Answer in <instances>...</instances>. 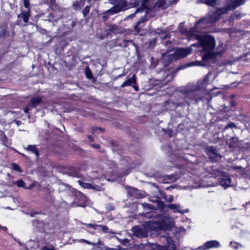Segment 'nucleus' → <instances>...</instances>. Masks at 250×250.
<instances>
[{
    "instance_id": "nucleus-1",
    "label": "nucleus",
    "mask_w": 250,
    "mask_h": 250,
    "mask_svg": "<svg viewBox=\"0 0 250 250\" xmlns=\"http://www.w3.org/2000/svg\"><path fill=\"white\" fill-rule=\"evenodd\" d=\"M202 50L205 52L202 59L204 61L214 62L218 54L213 52L215 43L214 38L210 35H206L199 38Z\"/></svg>"
},
{
    "instance_id": "nucleus-2",
    "label": "nucleus",
    "mask_w": 250,
    "mask_h": 250,
    "mask_svg": "<svg viewBox=\"0 0 250 250\" xmlns=\"http://www.w3.org/2000/svg\"><path fill=\"white\" fill-rule=\"evenodd\" d=\"M153 221L156 231L169 229L174 225L173 218L169 216H159L154 218Z\"/></svg>"
},
{
    "instance_id": "nucleus-3",
    "label": "nucleus",
    "mask_w": 250,
    "mask_h": 250,
    "mask_svg": "<svg viewBox=\"0 0 250 250\" xmlns=\"http://www.w3.org/2000/svg\"><path fill=\"white\" fill-rule=\"evenodd\" d=\"M224 101L223 109L220 110V115L222 116V118H228L231 117L236 106V103L231 96H224L223 98Z\"/></svg>"
},
{
    "instance_id": "nucleus-4",
    "label": "nucleus",
    "mask_w": 250,
    "mask_h": 250,
    "mask_svg": "<svg viewBox=\"0 0 250 250\" xmlns=\"http://www.w3.org/2000/svg\"><path fill=\"white\" fill-rule=\"evenodd\" d=\"M153 220L146 222L144 225L132 228L134 234L139 237H146L151 231H156Z\"/></svg>"
},
{
    "instance_id": "nucleus-5",
    "label": "nucleus",
    "mask_w": 250,
    "mask_h": 250,
    "mask_svg": "<svg viewBox=\"0 0 250 250\" xmlns=\"http://www.w3.org/2000/svg\"><path fill=\"white\" fill-rule=\"evenodd\" d=\"M219 10L218 8H213L211 10L208 16L202 18L197 22V26L200 25L201 27L205 28L208 24L216 22L219 17Z\"/></svg>"
},
{
    "instance_id": "nucleus-6",
    "label": "nucleus",
    "mask_w": 250,
    "mask_h": 250,
    "mask_svg": "<svg viewBox=\"0 0 250 250\" xmlns=\"http://www.w3.org/2000/svg\"><path fill=\"white\" fill-rule=\"evenodd\" d=\"M126 0H117L116 4L104 12V14L114 15L128 8Z\"/></svg>"
},
{
    "instance_id": "nucleus-7",
    "label": "nucleus",
    "mask_w": 250,
    "mask_h": 250,
    "mask_svg": "<svg viewBox=\"0 0 250 250\" xmlns=\"http://www.w3.org/2000/svg\"><path fill=\"white\" fill-rule=\"evenodd\" d=\"M191 49L190 47L180 48L175 51L172 54L173 56L174 60H176L181 58L185 57L191 53Z\"/></svg>"
},
{
    "instance_id": "nucleus-8",
    "label": "nucleus",
    "mask_w": 250,
    "mask_h": 250,
    "mask_svg": "<svg viewBox=\"0 0 250 250\" xmlns=\"http://www.w3.org/2000/svg\"><path fill=\"white\" fill-rule=\"evenodd\" d=\"M163 241H165L167 243L165 246H159L158 250H175V245L171 240V238L168 236H164L162 238Z\"/></svg>"
},
{
    "instance_id": "nucleus-9",
    "label": "nucleus",
    "mask_w": 250,
    "mask_h": 250,
    "mask_svg": "<svg viewBox=\"0 0 250 250\" xmlns=\"http://www.w3.org/2000/svg\"><path fill=\"white\" fill-rule=\"evenodd\" d=\"M231 5L227 6L225 9L220 8V16L221 14L227 12V10L231 9H234L236 7L243 4L245 2V0H229ZM221 17H220V19Z\"/></svg>"
},
{
    "instance_id": "nucleus-10",
    "label": "nucleus",
    "mask_w": 250,
    "mask_h": 250,
    "mask_svg": "<svg viewBox=\"0 0 250 250\" xmlns=\"http://www.w3.org/2000/svg\"><path fill=\"white\" fill-rule=\"evenodd\" d=\"M219 246V242L217 241L212 240L207 241L203 245L199 247V250H207L209 249L217 248Z\"/></svg>"
},
{
    "instance_id": "nucleus-11",
    "label": "nucleus",
    "mask_w": 250,
    "mask_h": 250,
    "mask_svg": "<svg viewBox=\"0 0 250 250\" xmlns=\"http://www.w3.org/2000/svg\"><path fill=\"white\" fill-rule=\"evenodd\" d=\"M220 177H221L220 174ZM231 179L228 175H224L222 177H220V185L225 189L229 187L231 185Z\"/></svg>"
},
{
    "instance_id": "nucleus-12",
    "label": "nucleus",
    "mask_w": 250,
    "mask_h": 250,
    "mask_svg": "<svg viewBox=\"0 0 250 250\" xmlns=\"http://www.w3.org/2000/svg\"><path fill=\"white\" fill-rule=\"evenodd\" d=\"M78 183L80 186H81L84 188H91L99 191L101 190V187L98 185H95L89 183H84L80 180L78 181Z\"/></svg>"
},
{
    "instance_id": "nucleus-13",
    "label": "nucleus",
    "mask_w": 250,
    "mask_h": 250,
    "mask_svg": "<svg viewBox=\"0 0 250 250\" xmlns=\"http://www.w3.org/2000/svg\"><path fill=\"white\" fill-rule=\"evenodd\" d=\"M173 56L172 53L170 54H164L162 56V59L163 60V65L164 67H167L170 63L173 60H174V59L173 58Z\"/></svg>"
},
{
    "instance_id": "nucleus-14",
    "label": "nucleus",
    "mask_w": 250,
    "mask_h": 250,
    "mask_svg": "<svg viewBox=\"0 0 250 250\" xmlns=\"http://www.w3.org/2000/svg\"><path fill=\"white\" fill-rule=\"evenodd\" d=\"M167 207L170 209L173 210L174 212H177L183 214L188 212V209H186L184 211L181 210V206L179 204H169L167 206Z\"/></svg>"
},
{
    "instance_id": "nucleus-15",
    "label": "nucleus",
    "mask_w": 250,
    "mask_h": 250,
    "mask_svg": "<svg viewBox=\"0 0 250 250\" xmlns=\"http://www.w3.org/2000/svg\"><path fill=\"white\" fill-rule=\"evenodd\" d=\"M136 75H133L132 77L128 79L127 80L124 82L121 85L122 87H124L127 86H132V84H136Z\"/></svg>"
},
{
    "instance_id": "nucleus-16",
    "label": "nucleus",
    "mask_w": 250,
    "mask_h": 250,
    "mask_svg": "<svg viewBox=\"0 0 250 250\" xmlns=\"http://www.w3.org/2000/svg\"><path fill=\"white\" fill-rule=\"evenodd\" d=\"M208 155L213 160H217L218 157L217 150L213 147H209L208 150Z\"/></svg>"
},
{
    "instance_id": "nucleus-17",
    "label": "nucleus",
    "mask_w": 250,
    "mask_h": 250,
    "mask_svg": "<svg viewBox=\"0 0 250 250\" xmlns=\"http://www.w3.org/2000/svg\"><path fill=\"white\" fill-rule=\"evenodd\" d=\"M148 0H142V1H141V8H139L137 9L135 11V12L133 14H131V15L128 16L126 17V19H131V18H133L136 13H137L138 12H140L141 11H142L143 10V9L146 7V5H145L146 3Z\"/></svg>"
},
{
    "instance_id": "nucleus-18",
    "label": "nucleus",
    "mask_w": 250,
    "mask_h": 250,
    "mask_svg": "<svg viewBox=\"0 0 250 250\" xmlns=\"http://www.w3.org/2000/svg\"><path fill=\"white\" fill-rule=\"evenodd\" d=\"M42 102V98L41 97H35L32 98L31 100V103L29 104V106H31V107H35L38 104H39Z\"/></svg>"
},
{
    "instance_id": "nucleus-19",
    "label": "nucleus",
    "mask_w": 250,
    "mask_h": 250,
    "mask_svg": "<svg viewBox=\"0 0 250 250\" xmlns=\"http://www.w3.org/2000/svg\"><path fill=\"white\" fill-rule=\"evenodd\" d=\"M205 64H203L202 62H200L195 61V62L188 63L187 64H186L185 65V66L183 67L182 68L184 69L185 68H187L188 67H191V66H205Z\"/></svg>"
},
{
    "instance_id": "nucleus-20",
    "label": "nucleus",
    "mask_w": 250,
    "mask_h": 250,
    "mask_svg": "<svg viewBox=\"0 0 250 250\" xmlns=\"http://www.w3.org/2000/svg\"><path fill=\"white\" fill-rule=\"evenodd\" d=\"M29 17V14L28 12H24L21 13L20 15L18 16V18H22L23 21L26 23L28 21V19Z\"/></svg>"
},
{
    "instance_id": "nucleus-21",
    "label": "nucleus",
    "mask_w": 250,
    "mask_h": 250,
    "mask_svg": "<svg viewBox=\"0 0 250 250\" xmlns=\"http://www.w3.org/2000/svg\"><path fill=\"white\" fill-rule=\"evenodd\" d=\"M27 149L33 152L37 157L39 156V151L35 146L29 145L27 147Z\"/></svg>"
},
{
    "instance_id": "nucleus-22",
    "label": "nucleus",
    "mask_w": 250,
    "mask_h": 250,
    "mask_svg": "<svg viewBox=\"0 0 250 250\" xmlns=\"http://www.w3.org/2000/svg\"><path fill=\"white\" fill-rule=\"evenodd\" d=\"M37 245L35 242H33L32 241H30L27 242L25 245V247L27 249V250H29L30 249H34L35 247H36Z\"/></svg>"
},
{
    "instance_id": "nucleus-23",
    "label": "nucleus",
    "mask_w": 250,
    "mask_h": 250,
    "mask_svg": "<svg viewBox=\"0 0 250 250\" xmlns=\"http://www.w3.org/2000/svg\"><path fill=\"white\" fill-rule=\"evenodd\" d=\"M146 18L145 17H142L141 18L139 21H138V22L137 23V24L135 25V27H134V29L135 31H136V32L137 33H139V31H140V29L139 28V25L141 23H143L144 22L146 21Z\"/></svg>"
},
{
    "instance_id": "nucleus-24",
    "label": "nucleus",
    "mask_w": 250,
    "mask_h": 250,
    "mask_svg": "<svg viewBox=\"0 0 250 250\" xmlns=\"http://www.w3.org/2000/svg\"><path fill=\"white\" fill-rule=\"evenodd\" d=\"M81 199L82 200L84 201L85 202L83 203H79L77 205V206L81 207H84L87 205V201L88 200L87 198L84 196L83 195H82L81 196Z\"/></svg>"
},
{
    "instance_id": "nucleus-25",
    "label": "nucleus",
    "mask_w": 250,
    "mask_h": 250,
    "mask_svg": "<svg viewBox=\"0 0 250 250\" xmlns=\"http://www.w3.org/2000/svg\"><path fill=\"white\" fill-rule=\"evenodd\" d=\"M230 245L231 247L234 249H238L242 247V245L236 242H230Z\"/></svg>"
},
{
    "instance_id": "nucleus-26",
    "label": "nucleus",
    "mask_w": 250,
    "mask_h": 250,
    "mask_svg": "<svg viewBox=\"0 0 250 250\" xmlns=\"http://www.w3.org/2000/svg\"><path fill=\"white\" fill-rule=\"evenodd\" d=\"M16 184L17 186L19 187H22L26 188L25 187V183L24 182L21 180H18L16 182Z\"/></svg>"
},
{
    "instance_id": "nucleus-27",
    "label": "nucleus",
    "mask_w": 250,
    "mask_h": 250,
    "mask_svg": "<svg viewBox=\"0 0 250 250\" xmlns=\"http://www.w3.org/2000/svg\"><path fill=\"white\" fill-rule=\"evenodd\" d=\"M204 2L208 5L211 6L212 8L216 4V0H205Z\"/></svg>"
},
{
    "instance_id": "nucleus-28",
    "label": "nucleus",
    "mask_w": 250,
    "mask_h": 250,
    "mask_svg": "<svg viewBox=\"0 0 250 250\" xmlns=\"http://www.w3.org/2000/svg\"><path fill=\"white\" fill-rule=\"evenodd\" d=\"M142 206L145 209H154L155 208L153 207V206L150 204H148L147 203H144L142 204Z\"/></svg>"
},
{
    "instance_id": "nucleus-29",
    "label": "nucleus",
    "mask_w": 250,
    "mask_h": 250,
    "mask_svg": "<svg viewBox=\"0 0 250 250\" xmlns=\"http://www.w3.org/2000/svg\"><path fill=\"white\" fill-rule=\"evenodd\" d=\"M90 11V7L89 6H86L83 11V17H86L89 13Z\"/></svg>"
},
{
    "instance_id": "nucleus-30",
    "label": "nucleus",
    "mask_w": 250,
    "mask_h": 250,
    "mask_svg": "<svg viewBox=\"0 0 250 250\" xmlns=\"http://www.w3.org/2000/svg\"><path fill=\"white\" fill-rule=\"evenodd\" d=\"M12 167L13 169H14L17 171L21 172V170L20 167L18 165H17L15 163H13L12 164Z\"/></svg>"
},
{
    "instance_id": "nucleus-31",
    "label": "nucleus",
    "mask_w": 250,
    "mask_h": 250,
    "mask_svg": "<svg viewBox=\"0 0 250 250\" xmlns=\"http://www.w3.org/2000/svg\"><path fill=\"white\" fill-rule=\"evenodd\" d=\"M157 4L159 7H165V0H158Z\"/></svg>"
},
{
    "instance_id": "nucleus-32",
    "label": "nucleus",
    "mask_w": 250,
    "mask_h": 250,
    "mask_svg": "<svg viewBox=\"0 0 250 250\" xmlns=\"http://www.w3.org/2000/svg\"><path fill=\"white\" fill-rule=\"evenodd\" d=\"M98 228H100L104 232H107L108 228L106 226L98 225Z\"/></svg>"
},
{
    "instance_id": "nucleus-33",
    "label": "nucleus",
    "mask_w": 250,
    "mask_h": 250,
    "mask_svg": "<svg viewBox=\"0 0 250 250\" xmlns=\"http://www.w3.org/2000/svg\"><path fill=\"white\" fill-rule=\"evenodd\" d=\"M86 226H88L90 228H93L95 229H98V225L96 224H85Z\"/></svg>"
},
{
    "instance_id": "nucleus-34",
    "label": "nucleus",
    "mask_w": 250,
    "mask_h": 250,
    "mask_svg": "<svg viewBox=\"0 0 250 250\" xmlns=\"http://www.w3.org/2000/svg\"><path fill=\"white\" fill-rule=\"evenodd\" d=\"M233 127H236V125L233 123H230L226 126H225V129H226L228 128H233Z\"/></svg>"
},
{
    "instance_id": "nucleus-35",
    "label": "nucleus",
    "mask_w": 250,
    "mask_h": 250,
    "mask_svg": "<svg viewBox=\"0 0 250 250\" xmlns=\"http://www.w3.org/2000/svg\"><path fill=\"white\" fill-rule=\"evenodd\" d=\"M24 6L26 8H29V0H23Z\"/></svg>"
},
{
    "instance_id": "nucleus-36",
    "label": "nucleus",
    "mask_w": 250,
    "mask_h": 250,
    "mask_svg": "<svg viewBox=\"0 0 250 250\" xmlns=\"http://www.w3.org/2000/svg\"><path fill=\"white\" fill-rule=\"evenodd\" d=\"M154 214V213H153V212H152V211H151V212H148V213H146V217H151L152 216H155V215H154V214Z\"/></svg>"
},
{
    "instance_id": "nucleus-37",
    "label": "nucleus",
    "mask_w": 250,
    "mask_h": 250,
    "mask_svg": "<svg viewBox=\"0 0 250 250\" xmlns=\"http://www.w3.org/2000/svg\"><path fill=\"white\" fill-rule=\"evenodd\" d=\"M241 17V14H240V13L237 14V13H236L233 16L234 19H239Z\"/></svg>"
},
{
    "instance_id": "nucleus-38",
    "label": "nucleus",
    "mask_w": 250,
    "mask_h": 250,
    "mask_svg": "<svg viewBox=\"0 0 250 250\" xmlns=\"http://www.w3.org/2000/svg\"><path fill=\"white\" fill-rule=\"evenodd\" d=\"M78 241H79V242H85V243H87L88 244H91V243L89 241H88L87 240H84V239H81V240H78Z\"/></svg>"
},
{
    "instance_id": "nucleus-39",
    "label": "nucleus",
    "mask_w": 250,
    "mask_h": 250,
    "mask_svg": "<svg viewBox=\"0 0 250 250\" xmlns=\"http://www.w3.org/2000/svg\"><path fill=\"white\" fill-rule=\"evenodd\" d=\"M86 75L88 78H91V76H92L90 72L88 71L87 70H86Z\"/></svg>"
},
{
    "instance_id": "nucleus-40",
    "label": "nucleus",
    "mask_w": 250,
    "mask_h": 250,
    "mask_svg": "<svg viewBox=\"0 0 250 250\" xmlns=\"http://www.w3.org/2000/svg\"><path fill=\"white\" fill-rule=\"evenodd\" d=\"M132 86L136 91H137L139 90L138 86L136 85L135 84H132Z\"/></svg>"
},
{
    "instance_id": "nucleus-41",
    "label": "nucleus",
    "mask_w": 250,
    "mask_h": 250,
    "mask_svg": "<svg viewBox=\"0 0 250 250\" xmlns=\"http://www.w3.org/2000/svg\"><path fill=\"white\" fill-rule=\"evenodd\" d=\"M173 197H171V196H170L169 197H168V198H167V199H166V200H167V202H172V201H173Z\"/></svg>"
},
{
    "instance_id": "nucleus-42",
    "label": "nucleus",
    "mask_w": 250,
    "mask_h": 250,
    "mask_svg": "<svg viewBox=\"0 0 250 250\" xmlns=\"http://www.w3.org/2000/svg\"><path fill=\"white\" fill-rule=\"evenodd\" d=\"M30 106H28V107H26L24 109V112L25 113H28L29 110L30 109L29 108Z\"/></svg>"
},
{
    "instance_id": "nucleus-43",
    "label": "nucleus",
    "mask_w": 250,
    "mask_h": 250,
    "mask_svg": "<svg viewBox=\"0 0 250 250\" xmlns=\"http://www.w3.org/2000/svg\"><path fill=\"white\" fill-rule=\"evenodd\" d=\"M73 6L75 7V9H77L78 7L79 6V4L78 2H75L73 3Z\"/></svg>"
},
{
    "instance_id": "nucleus-44",
    "label": "nucleus",
    "mask_w": 250,
    "mask_h": 250,
    "mask_svg": "<svg viewBox=\"0 0 250 250\" xmlns=\"http://www.w3.org/2000/svg\"><path fill=\"white\" fill-rule=\"evenodd\" d=\"M212 76V73L209 72L208 73V74L207 76V79L211 77Z\"/></svg>"
},
{
    "instance_id": "nucleus-45",
    "label": "nucleus",
    "mask_w": 250,
    "mask_h": 250,
    "mask_svg": "<svg viewBox=\"0 0 250 250\" xmlns=\"http://www.w3.org/2000/svg\"><path fill=\"white\" fill-rule=\"evenodd\" d=\"M178 0H171L170 1V3L172 4H175L176 3Z\"/></svg>"
},
{
    "instance_id": "nucleus-46",
    "label": "nucleus",
    "mask_w": 250,
    "mask_h": 250,
    "mask_svg": "<svg viewBox=\"0 0 250 250\" xmlns=\"http://www.w3.org/2000/svg\"><path fill=\"white\" fill-rule=\"evenodd\" d=\"M43 250H54L53 248H44Z\"/></svg>"
},
{
    "instance_id": "nucleus-47",
    "label": "nucleus",
    "mask_w": 250,
    "mask_h": 250,
    "mask_svg": "<svg viewBox=\"0 0 250 250\" xmlns=\"http://www.w3.org/2000/svg\"><path fill=\"white\" fill-rule=\"evenodd\" d=\"M37 214V213H30V216H32V217H33L35 216V214Z\"/></svg>"
},
{
    "instance_id": "nucleus-48",
    "label": "nucleus",
    "mask_w": 250,
    "mask_h": 250,
    "mask_svg": "<svg viewBox=\"0 0 250 250\" xmlns=\"http://www.w3.org/2000/svg\"><path fill=\"white\" fill-rule=\"evenodd\" d=\"M38 222V220H35L33 221V224L35 225L36 223Z\"/></svg>"
},
{
    "instance_id": "nucleus-49",
    "label": "nucleus",
    "mask_w": 250,
    "mask_h": 250,
    "mask_svg": "<svg viewBox=\"0 0 250 250\" xmlns=\"http://www.w3.org/2000/svg\"><path fill=\"white\" fill-rule=\"evenodd\" d=\"M1 229L3 230H6L7 229L6 227H1Z\"/></svg>"
},
{
    "instance_id": "nucleus-50",
    "label": "nucleus",
    "mask_w": 250,
    "mask_h": 250,
    "mask_svg": "<svg viewBox=\"0 0 250 250\" xmlns=\"http://www.w3.org/2000/svg\"><path fill=\"white\" fill-rule=\"evenodd\" d=\"M89 139L90 141H92L93 140V138H92V137L89 136Z\"/></svg>"
},
{
    "instance_id": "nucleus-51",
    "label": "nucleus",
    "mask_w": 250,
    "mask_h": 250,
    "mask_svg": "<svg viewBox=\"0 0 250 250\" xmlns=\"http://www.w3.org/2000/svg\"><path fill=\"white\" fill-rule=\"evenodd\" d=\"M32 188V186H31V187H29V188H29V189H31V188Z\"/></svg>"
},
{
    "instance_id": "nucleus-52",
    "label": "nucleus",
    "mask_w": 250,
    "mask_h": 250,
    "mask_svg": "<svg viewBox=\"0 0 250 250\" xmlns=\"http://www.w3.org/2000/svg\"><path fill=\"white\" fill-rule=\"evenodd\" d=\"M128 173H129L128 172H127V173H126L125 174V175H127V174H128Z\"/></svg>"
},
{
    "instance_id": "nucleus-53",
    "label": "nucleus",
    "mask_w": 250,
    "mask_h": 250,
    "mask_svg": "<svg viewBox=\"0 0 250 250\" xmlns=\"http://www.w3.org/2000/svg\"><path fill=\"white\" fill-rule=\"evenodd\" d=\"M132 189H133V190H136V189H135V188H132Z\"/></svg>"
},
{
    "instance_id": "nucleus-54",
    "label": "nucleus",
    "mask_w": 250,
    "mask_h": 250,
    "mask_svg": "<svg viewBox=\"0 0 250 250\" xmlns=\"http://www.w3.org/2000/svg\"><path fill=\"white\" fill-rule=\"evenodd\" d=\"M216 76H213V78H215L216 77Z\"/></svg>"
}]
</instances>
